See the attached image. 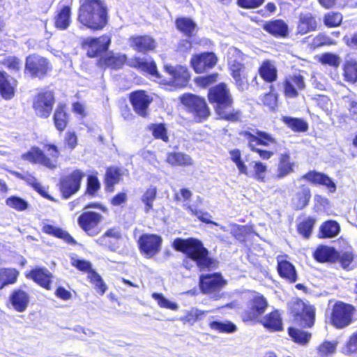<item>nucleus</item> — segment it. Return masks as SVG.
<instances>
[{"mask_svg": "<svg viewBox=\"0 0 357 357\" xmlns=\"http://www.w3.org/2000/svg\"><path fill=\"white\" fill-rule=\"evenodd\" d=\"M173 247L175 250L185 254L186 258L183 260V264L187 269L192 267L190 261L195 262L201 270L215 266L213 259L208 257V250L199 240L176 238L173 242Z\"/></svg>", "mask_w": 357, "mask_h": 357, "instance_id": "f257e3e1", "label": "nucleus"}, {"mask_svg": "<svg viewBox=\"0 0 357 357\" xmlns=\"http://www.w3.org/2000/svg\"><path fill=\"white\" fill-rule=\"evenodd\" d=\"M211 102L216 104L215 112L220 118L236 121L238 119V113L234 112L231 106V98L229 91L224 84H220L211 88L208 92Z\"/></svg>", "mask_w": 357, "mask_h": 357, "instance_id": "f03ea898", "label": "nucleus"}, {"mask_svg": "<svg viewBox=\"0 0 357 357\" xmlns=\"http://www.w3.org/2000/svg\"><path fill=\"white\" fill-rule=\"evenodd\" d=\"M79 22H107V8L100 0H81Z\"/></svg>", "mask_w": 357, "mask_h": 357, "instance_id": "7ed1b4c3", "label": "nucleus"}, {"mask_svg": "<svg viewBox=\"0 0 357 357\" xmlns=\"http://www.w3.org/2000/svg\"><path fill=\"white\" fill-rule=\"evenodd\" d=\"M243 54L236 48H229L228 52V65L236 84L241 90L247 88V82L244 75L245 66L243 64Z\"/></svg>", "mask_w": 357, "mask_h": 357, "instance_id": "20e7f679", "label": "nucleus"}, {"mask_svg": "<svg viewBox=\"0 0 357 357\" xmlns=\"http://www.w3.org/2000/svg\"><path fill=\"white\" fill-rule=\"evenodd\" d=\"M354 312L351 305L337 302L332 309L331 322L337 328H345L351 324Z\"/></svg>", "mask_w": 357, "mask_h": 357, "instance_id": "39448f33", "label": "nucleus"}, {"mask_svg": "<svg viewBox=\"0 0 357 357\" xmlns=\"http://www.w3.org/2000/svg\"><path fill=\"white\" fill-rule=\"evenodd\" d=\"M289 309L296 321L304 326L311 327L314 321L315 310L313 306L305 303L300 299L289 303Z\"/></svg>", "mask_w": 357, "mask_h": 357, "instance_id": "423d86ee", "label": "nucleus"}, {"mask_svg": "<svg viewBox=\"0 0 357 357\" xmlns=\"http://www.w3.org/2000/svg\"><path fill=\"white\" fill-rule=\"evenodd\" d=\"M165 69L169 75V77L167 79H164L160 80L159 82L160 84L169 86L171 90L173 88L183 87L187 84L190 79V74L185 67L181 66H177L176 67L165 66Z\"/></svg>", "mask_w": 357, "mask_h": 357, "instance_id": "0eeeda50", "label": "nucleus"}, {"mask_svg": "<svg viewBox=\"0 0 357 357\" xmlns=\"http://www.w3.org/2000/svg\"><path fill=\"white\" fill-rule=\"evenodd\" d=\"M200 289L204 294L217 299L220 297V291L226 284V282L220 274H207L200 276Z\"/></svg>", "mask_w": 357, "mask_h": 357, "instance_id": "6e6552de", "label": "nucleus"}, {"mask_svg": "<svg viewBox=\"0 0 357 357\" xmlns=\"http://www.w3.org/2000/svg\"><path fill=\"white\" fill-rule=\"evenodd\" d=\"M181 101L199 121L206 119L210 114L204 98L192 94H185L181 98Z\"/></svg>", "mask_w": 357, "mask_h": 357, "instance_id": "1a4fd4ad", "label": "nucleus"}, {"mask_svg": "<svg viewBox=\"0 0 357 357\" xmlns=\"http://www.w3.org/2000/svg\"><path fill=\"white\" fill-rule=\"evenodd\" d=\"M162 243V237L153 234H144L138 240L141 253L148 259L152 258L160 251Z\"/></svg>", "mask_w": 357, "mask_h": 357, "instance_id": "9d476101", "label": "nucleus"}, {"mask_svg": "<svg viewBox=\"0 0 357 357\" xmlns=\"http://www.w3.org/2000/svg\"><path fill=\"white\" fill-rule=\"evenodd\" d=\"M268 306L266 299L259 293H253L247 305V309L243 315V321H252L258 319Z\"/></svg>", "mask_w": 357, "mask_h": 357, "instance_id": "9b49d317", "label": "nucleus"}, {"mask_svg": "<svg viewBox=\"0 0 357 357\" xmlns=\"http://www.w3.org/2000/svg\"><path fill=\"white\" fill-rule=\"evenodd\" d=\"M54 103V98L52 92H41L33 98V108L38 116L47 118L52 111Z\"/></svg>", "mask_w": 357, "mask_h": 357, "instance_id": "f8f14e48", "label": "nucleus"}, {"mask_svg": "<svg viewBox=\"0 0 357 357\" xmlns=\"http://www.w3.org/2000/svg\"><path fill=\"white\" fill-rule=\"evenodd\" d=\"M85 174L79 169L74 170L70 174L61 180V192L63 196L68 199L80 188L81 181Z\"/></svg>", "mask_w": 357, "mask_h": 357, "instance_id": "ddd939ff", "label": "nucleus"}, {"mask_svg": "<svg viewBox=\"0 0 357 357\" xmlns=\"http://www.w3.org/2000/svg\"><path fill=\"white\" fill-rule=\"evenodd\" d=\"M111 43V38L104 35L99 38H87L83 42V47L86 50L89 57L93 58L100 56L107 52Z\"/></svg>", "mask_w": 357, "mask_h": 357, "instance_id": "4468645a", "label": "nucleus"}, {"mask_svg": "<svg viewBox=\"0 0 357 357\" xmlns=\"http://www.w3.org/2000/svg\"><path fill=\"white\" fill-rule=\"evenodd\" d=\"M102 216L93 211H84L78 218L79 226L89 236H93L100 232L98 226Z\"/></svg>", "mask_w": 357, "mask_h": 357, "instance_id": "2eb2a0df", "label": "nucleus"}, {"mask_svg": "<svg viewBox=\"0 0 357 357\" xmlns=\"http://www.w3.org/2000/svg\"><path fill=\"white\" fill-rule=\"evenodd\" d=\"M218 58L213 52L195 55L190 61L191 66L197 73H202L215 66Z\"/></svg>", "mask_w": 357, "mask_h": 357, "instance_id": "dca6fc26", "label": "nucleus"}, {"mask_svg": "<svg viewBox=\"0 0 357 357\" xmlns=\"http://www.w3.org/2000/svg\"><path fill=\"white\" fill-rule=\"evenodd\" d=\"M153 98L143 91H135L130 95V102L137 114L146 116Z\"/></svg>", "mask_w": 357, "mask_h": 357, "instance_id": "f3484780", "label": "nucleus"}, {"mask_svg": "<svg viewBox=\"0 0 357 357\" xmlns=\"http://www.w3.org/2000/svg\"><path fill=\"white\" fill-rule=\"evenodd\" d=\"M243 135L248 141L252 150H254V146L261 144L274 147L277 144L276 140L271 135L262 131H256L255 134L245 131L243 133Z\"/></svg>", "mask_w": 357, "mask_h": 357, "instance_id": "a211bd4d", "label": "nucleus"}, {"mask_svg": "<svg viewBox=\"0 0 357 357\" xmlns=\"http://www.w3.org/2000/svg\"><path fill=\"white\" fill-rule=\"evenodd\" d=\"M296 162L291 160L289 151L280 153L275 178L276 179L284 178L294 172Z\"/></svg>", "mask_w": 357, "mask_h": 357, "instance_id": "6ab92c4d", "label": "nucleus"}, {"mask_svg": "<svg viewBox=\"0 0 357 357\" xmlns=\"http://www.w3.org/2000/svg\"><path fill=\"white\" fill-rule=\"evenodd\" d=\"M121 238L120 231L118 229L113 228L106 231L101 236L96 239V242L112 251H116L120 247L119 241Z\"/></svg>", "mask_w": 357, "mask_h": 357, "instance_id": "aec40b11", "label": "nucleus"}, {"mask_svg": "<svg viewBox=\"0 0 357 357\" xmlns=\"http://www.w3.org/2000/svg\"><path fill=\"white\" fill-rule=\"evenodd\" d=\"M26 68L36 77L43 76L48 70V63L45 58L36 55L26 58Z\"/></svg>", "mask_w": 357, "mask_h": 357, "instance_id": "412c9836", "label": "nucleus"}, {"mask_svg": "<svg viewBox=\"0 0 357 357\" xmlns=\"http://www.w3.org/2000/svg\"><path fill=\"white\" fill-rule=\"evenodd\" d=\"M26 276L46 289H50L52 274L47 268L37 267L26 273Z\"/></svg>", "mask_w": 357, "mask_h": 357, "instance_id": "4be33fe9", "label": "nucleus"}, {"mask_svg": "<svg viewBox=\"0 0 357 357\" xmlns=\"http://www.w3.org/2000/svg\"><path fill=\"white\" fill-rule=\"evenodd\" d=\"M129 64L134 68L149 74L156 79H160L155 63L152 60L146 58L135 57L129 61Z\"/></svg>", "mask_w": 357, "mask_h": 357, "instance_id": "5701e85b", "label": "nucleus"}, {"mask_svg": "<svg viewBox=\"0 0 357 357\" xmlns=\"http://www.w3.org/2000/svg\"><path fill=\"white\" fill-rule=\"evenodd\" d=\"M303 179L307 180L314 184L323 185L326 186L331 192H335L336 190V185L327 175L311 171L303 176Z\"/></svg>", "mask_w": 357, "mask_h": 357, "instance_id": "b1692460", "label": "nucleus"}, {"mask_svg": "<svg viewBox=\"0 0 357 357\" xmlns=\"http://www.w3.org/2000/svg\"><path fill=\"white\" fill-rule=\"evenodd\" d=\"M16 86L15 79L0 71V94L3 98L10 100L13 98Z\"/></svg>", "mask_w": 357, "mask_h": 357, "instance_id": "393cba45", "label": "nucleus"}, {"mask_svg": "<svg viewBox=\"0 0 357 357\" xmlns=\"http://www.w3.org/2000/svg\"><path fill=\"white\" fill-rule=\"evenodd\" d=\"M305 88V82L303 76L295 75L286 79L284 82L285 95L290 98H294L298 95V91Z\"/></svg>", "mask_w": 357, "mask_h": 357, "instance_id": "a878e982", "label": "nucleus"}, {"mask_svg": "<svg viewBox=\"0 0 357 357\" xmlns=\"http://www.w3.org/2000/svg\"><path fill=\"white\" fill-rule=\"evenodd\" d=\"M278 271L280 275L290 282H295L297 279V275L294 266L284 259L283 256L277 257Z\"/></svg>", "mask_w": 357, "mask_h": 357, "instance_id": "bb28decb", "label": "nucleus"}, {"mask_svg": "<svg viewBox=\"0 0 357 357\" xmlns=\"http://www.w3.org/2000/svg\"><path fill=\"white\" fill-rule=\"evenodd\" d=\"M258 72L260 77L268 83H272L278 78V70L275 63L268 59L262 61Z\"/></svg>", "mask_w": 357, "mask_h": 357, "instance_id": "cd10ccee", "label": "nucleus"}, {"mask_svg": "<svg viewBox=\"0 0 357 357\" xmlns=\"http://www.w3.org/2000/svg\"><path fill=\"white\" fill-rule=\"evenodd\" d=\"M130 40L131 47L138 52H145L155 47V40L148 36H133Z\"/></svg>", "mask_w": 357, "mask_h": 357, "instance_id": "c85d7f7f", "label": "nucleus"}, {"mask_svg": "<svg viewBox=\"0 0 357 357\" xmlns=\"http://www.w3.org/2000/svg\"><path fill=\"white\" fill-rule=\"evenodd\" d=\"M22 158L32 163L40 164L47 168L53 166L50 162L45 161V153L36 147L31 148L30 151L23 154Z\"/></svg>", "mask_w": 357, "mask_h": 357, "instance_id": "c756f323", "label": "nucleus"}, {"mask_svg": "<svg viewBox=\"0 0 357 357\" xmlns=\"http://www.w3.org/2000/svg\"><path fill=\"white\" fill-rule=\"evenodd\" d=\"M10 300L15 310L18 312H24L28 306L29 297L27 293L18 289L13 291Z\"/></svg>", "mask_w": 357, "mask_h": 357, "instance_id": "7c9ffc66", "label": "nucleus"}, {"mask_svg": "<svg viewBox=\"0 0 357 357\" xmlns=\"http://www.w3.org/2000/svg\"><path fill=\"white\" fill-rule=\"evenodd\" d=\"M261 323L265 328L271 331H279L282 327V318L278 310L266 314L261 320Z\"/></svg>", "mask_w": 357, "mask_h": 357, "instance_id": "2f4dec72", "label": "nucleus"}, {"mask_svg": "<svg viewBox=\"0 0 357 357\" xmlns=\"http://www.w3.org/2000/svg\"><path fill=\"white\" fill-rule=\"evenodd\" d=\"M166 161L172 166H189L192 165L191 157L181 152L168 153Z\"/></svg>", "mask_w": 357, "mask_h": 357, "instance_id": "473e14b6", "label": "nucleus"}, {"mask_svg": "<svg viewBox=\"0 0 357 357\" xmlns=\"http://www.w3.org/2000/svg\"><path fill=\"white\" fill-rule=\"evenodd\" d=\"M19 271L15 268H0V289L5 287L15 284L17 280Z\"/></svg>", "mask_w": 357, "mask_h": 357, "instance_id": "72a5a7b5", "label": "nucleus"}, {"mask_svg": "<svg viewBox=\"0 0 357 357\" xmlns=\"http://www.w3.org/2000/svg\"><path fill=\"white\" fill-rule=\"evenodd\" d=\"M314 256L321 262L333 261L337 258V252L333 248L321 245L316 250Z\"/></svg>", "mask_w": 357, "mask_h": 357, "instance_id": "f704fd0d", "label": "nucleus"}, {"mask_svg": "<svg viewBox=\"0 0 357 357\" xmlns=\"http://www.w3.org/2000/svg\"><path fill=\"white\" fill-rule=\"evenodd\" d=\"M310 197V189L308 188H303L293 197L292 204L297 210L303 209L308 204Z\"/></svg>", "mask_w": 357, "mask_h": 357, "instance_id": "c9c22d12", "label": "nucleus"}, {"mask_svg": "<svg viewBox=\"0 0 357 357\" xmlns=\"http://www.w3.org/2000/svg\"><path fill=\"white\" fill-rule=\"evenodd\" d=\"M344 75L347 81L355 83L357 82V62L353 59H347L344 67Z\"/></svg>", "mask_w": 357, "mask_h": 357, "instance_id": "e433bc0d", "label": "nucleus"}, {"mask_svg": "<svg viewBox=\"0 0 357 357\" xmlns=\"http://www.w3.org/2000/svg\"><path fill=\"white\" fill-rule=\"evenodd\" d=\"M340 230L339 224L333 220L324 222L320 228L322 237L332 238L337 236Z\"/></svg>", "mask_w": 357, "mask_h": 357, "instance_id": "4c0bfd02", "label": "nucleus"}, {"mask_svg": "<svg viewBox=\"0 0 357 357\" xmlns=\"http://www.w3.org/2000/svg\"><path fill=\"white\" fill-rule=\"evenodd\" d=\"M264 29L276 37H284L288 33L287 24H264Z\"/></svg>", "mask_w": 357, "mask_h": 357, "instance_id": "58836bf2", "label": "nucleus"}, {"mask_svg": "<svg viewBox=\"0 0 357 357\" xmlns=\"http://www.w3.org/2000/svg\"><path fill=\"white\" fill-rule=\"evenodd\" d=\"M44 152L45 153V161L50 162L53 166L47 167L50 169H53L57 166V160L59 155V152L54 145H45L44 146Z\"/></svg>", "mask_w": 357, "mask_h": 357, "instance_id": "ea45409f", "label": "nucleus"}, {"mask_svg": "<svg viewBox=\"0 0 357 357\" xmlns=\"http://www.w3.org/2000/svg\"><path fill=\"white\" fill-rule=\"evenodd\" d=\"M283 122L296 132H305L307 130V123L300 119L284 116Z\"/></svg>", "mask_w": 357, "mask_h": 357, "instance_id": "a19ab883", "label": "nucleus"}, {"mask_svg": "<svg viewBox=\"0 0 357 357\" xmlns=\"http://www.w3.org/2000/svg\"><path fill=\"white\" fill-rule=\"evenodd\" d=\"M43 231L46 234L63 238L68 243L73 241V238L67 232L53 225H44L43 227Z\"/></svg>", "mask_w": 357, "mask_h": 357, "instance_id": "79ce46f5", "label": "nucleus"}, {"mask_svg": "<svg viewBox=\"0 0 357 357\" xmlns=\"http://www.w3.org/2000/svg\"><path fill=\"white\" fill-rule=\"evenodd\" d=\"M123 170L117 167H109L105 175V181L107 186H113L118 183L123 176Z\"/></svg>", "mask_w": 357, "mask_h": 357, "instance_id": "37998d69", "label": "nucleus"}, {"mask_svg": "<svg viewBox=\"0 0 357 357\" xmlns=\"http://www.w3.org/2000/svg\"><path fill=\"white\" fill-rule=\"evenodd\" d=\"M157 195V189L155 187H150L148 188L143 195L141 200L145 205V212L149 213L153 208V202L155 199Z\"/></svg>", "mask_w": 357, "mask_h": 357, "instance_id": "c03bdc74", "label": "nucleus"}, {"mask_svg": "<svg viewBox=\"0 0 357 357\" xmlns=\"http://www.w3.org/2000/svg\"><path fill=\"white\" fill-rule=\"evenodd\" d=\"M337 258L344 269L351 270L356 265L355 256L351 252H344L340 255L337 254Z\"/></svg>", "mask_w": 357, "mask_h": 357, "instance_id": "a18cd8bd", "label": "nucleus"}, {"mask_svg": "<svg viewBox=\"0 0 357 357\" xmlns=\"http://www.w3.org/2000/svg\"><path fill=\"white\" fill-rule=\"evenodd\" d=\"M204 314V311L197 308H191L186 312L185 316L180 318V320L184 324L188 323L190 325H193L197 321L200 320Z\"/></svg>", "mask_w": 357, "mask_h": 357, "instance_id": "49530a36", "label": "nucleus"}, {"mask_svg": "<svg viewBox=\"0 0 357 357\" xmlns=\"http://www.w3.org/2000/svg\"><path fill=\"white\" fill-rule=\"evenodd\" d=\"M152 298L157 302L158 306L161 308H165L176 311L178 309L177 303L166 298L162 294L153 293Z\"/></svg>", "mask_w": 357, "mask_h": 357, "instance_id": "de8ad7c7", "label": "nucleus"}, {"mask_svg": "<svg viewBox=\"0 0 357 357\" xmlns=\"http://www.w3.org/2000/svg\"><path fill=\"white\" fill-rule=\"evenodd\" d=\"M212 330L220 333H233L236 331V326L231 321H212L209 324Z\"/></svg>", "mask_w": 357, "mask_h": 357, "instance_id": "09e8293b", "label": "nucleus"}, {"mask_svg": "<svg viewBox=\"0 0 357 357\" xmlns=\"http://www.w3.org/2000/svg\"><path fill=\"white\" fill-rule=\"evenodd\" d=\"M289 335L295 342L301 344H306L311 337L310 333L294 328L289 329Z\"/></svg>", "mask_w": 357, "mask_h": 357, "instance_id": "8fccbe9b", "label": "nucleus"}, {"mask_svg": "<svg viewBox=\"0 0 357 357\" xmlns=\"http://www.w3.org/2000/svg\"><path fill=\"white\" fill-rule=\"evenodd\" d=\"M337 341H325L322 342L318 347L317 351L321 357H326L329 355L333 354L337 348Z\"/></svg>", "mask_w": 357, "mask_h": 357, "instance_id": "3c124183", "label": "nucleus"}, {"mask_svg": "<svg viewBox=\"0 0 357 357\" xmlns=\"http://www.w3.org/2000/svg\"><path fill=\"white\" fill-rule=\"evenodd\" d=\"M54 124L59 130H63L67 125L66 114L63 107L59 106L55 111L54 115Z\"/></svg>", "mask_w": 357, "mask_h": 357, "instance_id": "603ef678", "label": "nucleus"}, {"mask_svg": "<svg viewBox=\"0 0 357 357\" xmlns=\"http://www.w3.org/2000/svg\"><path fill=\"white\" fill-rule=\"evenodd\" d=\"M88 278L90 279L91 282L95 285L100 294L103 295L107 287L101 277L96 272L91 271L89 273Z\"/></svg>", "mask_w": 357, "mask_h": 357, "instance_id": "864d4df0", "label": "nucleus"}, {"mask_svg": "<svg viewBox=\"0 0 357 357\" xmlns=\"http://www.w3.org/2000/svg\"><path fill=\"white\" fill-rule=\"evenodd\" d=\"M319 61L324 65H328L330 66L337 68L340 63V58L332 53H325L320 56Z\"/></svg>", "mask_w": 357, "mask_h": 357, "instance_id": "5fc2aeb1", "label": "nucleus"}, {"mask_svg": "<svg viewBox=\"0 0 357 357\" xmlns=\"http://www.w3.org/2000/svg\"><path fill=\"white\" fill-rule=\"evenodd\" d=\"M152 135L156 139H160L163 142H167L169 137L167 134V129L164 124H153L150 126Z\"/></svg>", "mask_w": 357, "mask_h": 357, "instance_id": "6e6d98bb", "label": "nucleus"}, {"mask_svg": "<svg viewBox=\"0 0 357 357\" xmlns=\"http://www.w3.org/2000/svg\"><path fill=\"white\" fill-rule=\"evenodd\" d=\"M124 61V57L115 56L109 53L105 57L102 58L100 62L103 63L106 66L112 68H119Z\"/></svg>", "mask_w": 357, "mask_h": 357, "instance_id": "4d7b16f0", "label": "nucleus"}, {"mask_svg": "<svg viewBox=\"0 0 357 357\" xmlns=\"http://www.w3.org/2000/svg\"><path fill=\"white\" fill-rule=\"evenodd\" d=\"M314 222V219L308 218L307 220L299 224L298 227V232L305 238H308L312 233Z\"/></svg>", "mask_w": 357, "mask_h": 357, "instance_id": "13d9d810", "label": "nucleus"}, {"mask_svg": "<svg viewBox=\"0 0 357 357\" xmlns=\"http://www.w3.org/2000/svg\"><path fill=\"white\" fill-rule=\"evenodd\" d=\"M6 204L17 211H24L27 206L28 204L24 199L17 197H10L6 199Z\"/></svg>", "mask_w": 357, "mask_h": 357, "instance_id": "bf43d9fd", "label": "nucleus"}, {"mask_svg": "<svg viewBox=\"0 0 357 357\" xmlns=\"http://www.w3.org/2000/svg\"><path fill=\"white\" fill-rule=\"evenodd\" d=\"M255 178L261 182L265 181L267 166L261 162H254Z\"/></svg>", "mask_w": 357, "mask_h": 357, "instance_id": "052dcab7", "label": "nucleus"}, {"mask_svg": "<svg viewBox=\"0 0 357 357\" xmlns=\"http://www.w3.org/2000/svg\"><path fill=\"white\" fill-rule=\"evenodd\" d=\"M184 207L192 215L197 216L201 221L206 222V223H211L215 225H218V224L216 222H214L209 220L210 215L208 213H203L200 211H198L196 208H192L190 205H188V204H184Z\"/></svg>", "mask_w": 357, "mask_h": 357, "instance_id": "680f3d73", "label": "nucleus"}, {"mask_svg": "<svg viewBox=\"0 0 357 357\" xmlns=\"http://www.w3.org/2000/svg\"><path fill=\"white\" fill-rule=\"evenodd\" d=\"M344 353L347 354H357V331L351 335Z\"/></svg>", "mask_w": 357, "mask_h": 357, "instance_id": "e2e57ef3", "label": "nucleus"}, {"mask_svg": "<svg viewBox=\"0 0 357 357\" xmlns=\"http://www.w3.org/2000/svg\"><path fill=\"white\" fill-rule=\"evenodd\" d=\"M70 8L63 6L57 13L55 22H69L70 19Z\"/></svg>", "mask_w": 357, "mask_h": 357, "instance_id": "0e129e2a", "label": "nucleus"}, {"mask_svg": "<svg viewBox=\"0 0 357 357\" xmlns=\"http://www.w3.org/2000/svg\"><path fill=\"white\" fill-rule=\"evenodd\" d=\"M100 188V183L97 177L89 176L87 183V192L91 195H93Z\"/></svg>", "mask_w": 357, "mask_h": 357, "instance_id": "69168bd1", "label": "nucleus"}, {"mask_svg": "<svg viewBox=\"0 0 357 357\" xmlns=\"http://www.w3.org/2000/svg\"><path fill=\"white\" fill-rule=\"evenodd\" d=\"M261 100L271 110H273L277 105V96L273 93L265 94Z\"/></svg>", "mask_w": 357, "mask_h": 357, "instance_id": "338daca9", "label": "nucleus"}, {"mask_svg": "<svg viewBox=\"0 0 357 357\" xmlns=\"http://www.w3.org/2000/svg\"><path fill=\"white\" fill-rule=\"evenodd\" d=\"M217 77V74H211L210 75L198 77L197 78L196 81L199 85L205 87L215 82L216 81Z\"/></svg>", "mask_w": 357, "mask_h": 357, "instance_id": "774afa93", "label": "nucleus"}]
</instances>
